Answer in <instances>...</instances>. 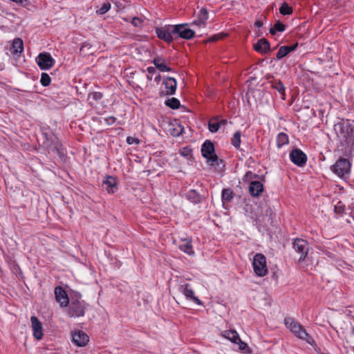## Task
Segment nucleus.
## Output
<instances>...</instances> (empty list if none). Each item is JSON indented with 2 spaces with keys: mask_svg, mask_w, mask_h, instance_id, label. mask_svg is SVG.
I'll return each mask as SVG.
<instances>
[{
  "mask_svg": "<svg viewBox=\"0 0 354 354\" xmlns=\"http://www.w3.org/2000/svg\"><path fill=\"white\" fill-rule=\"evenodd\" d=\"M340 141L345 147H350L354 141V129L348 120H342L334 127Z\"/></svg>",
  "mask_w": 354,
  "mask_h": 354,
  "instance_id": "obj_1",
  "label": "nucleus"
},
{
  "mask_svg": "<svg viewBox=\"0 0 354 354\" xmlns=\"http://www.w3.org/2000/svg\"><path fill=\"white\" fill-rule=\"evenodd\" d=\"M284 324L286 327L297 336L298 338L305 340L308 344L314 342L313 339L308 335L304 328L292 317H286Z\"/></svg>",
  "mask_w": 354,
  "mask_h": 354,
  "instance_id": "obj_2",
  "label": "nucleus"
},
{
  "mask_svg": "<svg viewBox=\"0 0 354 354\" xmlns=\"http://www.w3.org/2000/svg\"><path fill=\"white\" fill-rule=\"evenodd\" d=\"M201 153L203 157L207 158V162L215 167H219L223 164L221 160H219L218 156L214 153V147L213 143L209 140H206L202 145Z\"/></svg>",
  "mask_w": 354,
  "mask_h": 354,
  "instance_id": "obj_3",
  "label": "nucleus"
},
{
  "mask_svg": "<svg viewBox=\"0 0 354 354\" xmlns=\"http://www.w3.org/2000/svg\"><path fill=\"white\" fill-rule=\"evenodd\" d=\"M253 269L255 274L259 277H263L268 273L266 257L261 254H256L253 259Z\"/></svg>",
  "mask_w": 354,
  "mask_h": 354,
  "instance_id": "obj_4",
  "label": "nucleus"
},
{
  "mask_svg": "<svg viewBox=\"0 0 354 354\" xmlns=\"http://www.w3.org/2000/svg\"><path fill=\"white\" fill-rule=\"evenodd\" d=\"M40 139L42 140L44 147L53 151L58 152L61 144L54 134L51 133H43Z\"/></svg>",
  "mask_w": 354,
  "mask_h": 354,
  "instance_id": "obj_5",
  "label": "nucleus"
},
{
  "mask_svg": "<svg viewBox=\"0 0 354 354\" xmlns=\"http://www.w3.org/2000/svg\"><path fill=\"white\" fill-rule=\"evenodd\" d=\"M177 30V28L173 25H166L156 28L158 37L167 43H171L173 41L172 35H175V31Z\"/></svg>",
  "mask_w": 354,
  "mask_h": 354,
  "instance_id": "obj_6",
  "label": "nucleus"
},
{
  "mask_svg": "<svg viewBox=\"0 0 354 354\" xmlns=\"http://www.w3.org/2000/svg\"><path fill=\"white\" fill-rule=\"evenodd\" d=\"M293 248L299 255L298 261L302 262L305 261L309 251L308 242L302 239H297L293 242Z\"/></svg>",
  "mask_w": 354,
  "mask_h": 354,
  "instance_id": "obj_7",
  "label": "nucleus"
},
{
  "mask_svg": "<svg viewBox=\"0 0 354 354\" xmlns=\"http://www.w3.org/2000/svg\"><path fill=\"white\" fill-rule=\"evenodd\" d=\"M351 164L346 158H339L335 164L332 166V171L339 177H344L350 172Z\"/></svg>",
  "mask_w": 354,
  "mask_h": 354,
  "instance_id": "obj_8",
  "label": "nucleus"
},
{
  "mask_svg": "<svg viewBox=\"0 0 354 354\" xmlns=\"http://www.w3.org/2000/svg\"><path fill=\"white\" fill-rule=\"evenodd\" d=\"M86 304L84 301H72L69 305L68 315L71 317H82L85 314Z\"/></svg>",
  "mask_w": 354,
  "mask_h": 354,
  "instance_id": "obj_9",
  "label": "nucleus"
},
{
  "mask_svg": "<svg viewBox=\"0 0 354 354\" xmlns=\"http://www.w3.org/2000/svg\"><path fill=\"white\" fill-rule=\"evenodd\" d=\"M36 62L41 70H48L55 64V60L48 53H42L39 54L36 58Z\"/></svg>",
  "mask_w": 354,
  "mask_h": 354,
  "instance_id": "obj_10",
  "label": "nucleus"
},
{
  "mask_svg": "<svg viewBox=\"0 0 354 354\" xmlns=\"http://www.w3.org/2000/svg\"><path fill=\"white\" fill-rule=\"evenodd\" d=\"M178 289L179 291L185 295L187 299L192 301L198 305L203 304L201 300L195 296L194 292L192 288H190V285L189 283L180 285Z\"/></svg>",
  "mask_w": 354,
  "mask_h": 354,
  "instance_id": "obj_11",
  "label": "nucleus"
},
{
  "mask_svg": "<svg viewBox=\"0 0 354 354\" xmlns=\"http://www.w3.org/2000/svg\"><path fill=\"white\" fill-rule=\"evenodd\" d=\"M290 158L294 164L299 167L304 165L307 160L306 154L299 149L292 150L290 154Z\"/></svg>",
  "mask_w": 354,
  "mask_h": 354,
  "instance_id": "obj_12",
  "label": "nucleus"
},
{
  "mask_svg": "<svg viewBox=\"0 0 354 354\" xmlns=\"http://www.w3.org/2000/svg\"><path fill=\"white\" fill-rule=\"evenodd\" d=\"M30 322L34 337L37 340L41 339L44 335L41 322L35 315L30 317Z\"/></svg>",
  "mask_w": 354,
  "mask_h": 354,
  "instance_id": "obj_13",
  "label": "nucleus"
},
{
  "mask_svg": "<svg viewBox=\"0 0 354 354\" xmlns=\"http://www.w3.org/2000/svg\"><path fill=\"white\" fill-rule=\"evenodd\" d=\"M178 30L175 31V35H178L180 37L185 39H190L194 37L195 32L189 28H185V24L175 25Z\"/></svg>",
  "mask_w": 354,
  "mask_h": 354,
  "instance_id": "obj_14",
  "label": "nucleus"
},
{
  "mask_svg": "<svg viewBox=\"0 0 354 354\" xmlns=\"http://www.w3.org/2000/svg\"><path fill=\"white\" fill-rule=\"evenodd\" d=\"M55 295L56 301L59 304L61 307L68 306L69 299L66 291L62 287L55 288Z\"/></svg>",
  "mask_w": 354,
  "mask_h": 354,
  "instance_id": "obj_15",
  "label": "nucleus"
},
{
  "mask_svg": "<svg viewBox=\"0 0 354 354\" xmlns=\"http://www.w3.org/2000/svg\"><path fill=\"white\" fill-rule=\"evenodd\" d=\"M73 342L78 346H84L89 340L88 336L83 331H75L72 335Z\"/></svg>",
  "mask_w": 354,
  "mask_h": 354,
  "instance_id": "obj_16",
  "label": "nucleus"
},
{
  "mask_svg": "<svg viewBox=\"0 0 354 354\" xmlns=\"http://www.w3.org/2000/svg\"><path fill=\"white\" fill-rule=\"evenodd\" d=\"M163 84L165 87V93L167 95H174L176 90V80L170 77H167L163 79Z\"/></svg>",
  "mask_w": 354,
  "mask_h": 354,
  "instance_id": "obj_17",
  "label": "nucleus"
},
{
  "mask_svg": "<svg viewBox=\"0 0 354 354\" xmlns=\"http://www.w3.org/2000/svg\"><path fill=\"white\" fill-rule=\"evenodd\" d=\"M263 190V184L257 180L252 181L249 185V192L254 197L259 196Z\"/></svg>",
  "mask_w": 354,
  "mask_h": 354,
  "instance_id": "obj_18",
  "label": "nucleus"
},
{
  "mask_svg": "<svg viewBox=\"0 0 354 354\" xmlns=\"http://www.w3.org/2000/svg\"><path fill=\"white\" fill-rule=\"evenodd\" d=\"M103 185L105 186L106 190L109 194H113L118 189L117 180L113 176H107L106 180L103 181Z\"/></svg>",
  "mask_w": 354,
  "mask_h": 354,
  "instance_id": "obj_19",
  "label": "nucleus"
},
{
  "mask_svg": "<svg viewBox=\"0 0 354 354\" xmlns=\"http://www.w3.org/2000/svg\"><path fill=\"white\" fill-rule=\"evenodd\" d=\"M254 48L258 52L266 53L270 49V44L266 39H261L254 45Z\"/></svg>",
  "mask_w": 354,
  "mask_h": 354,
  "instance_id": "obj_20",
  "label": "nucleus"
},
{
  "mask_svg": "<svg viewBox=\"0 0 354 354\" xmlns=\"http://www.w3.org/2000/svg\"><path fill=\"white\" fill-rule=\"evenodd\" d=\"M297 44H296L293 46H281L277 53V59H282L286 55H287L289 53H290L291 51H293L297 48Z\"/></svg>",
  "mask_w": 354,
  "mask_h": 354,
  "instance_id": "obj_21",
  "label": "nucleus"
},
{
  "mask_svg": "<svg viewBox=\"0 0 354 354\" xmlns=\"http://www.w3.org/2000/svg\"><path fill=\"white\" fill-rule=\"evenodd\" d=\"M11 50L13 54L21 53L24 50V44L21 39L16 38L14 39Z\"/></svg>",
  "mask_w": 354,
  "mask_h": 354,
  "instance_id": "obj_22",
  "label": "nucleus"
},
{
  "mask_svg": "<svg viewBox=\"0 0 354 354\" xmlns=\"http://www.w3.org/2000/svg\"><path fill=\"white\" fill-rule=\"evenodd\" d=\"M223 337L230 340L233 343H236L238 339H239V336L236 330H225L222 333Z\"/></svg>",
  "mask_w": 354,
  "mask_h": 354,
  "instance_id": "obj_23",
  "label": "nucleus"
},
{
  "mask_svg": "<svg viewBox=\"0 0 354 354\" xmlns=\"http://www.w3.org/2000/svg\"><path fill=\"white\" fill-rule=\"evenodd\" d=\"M179 248L180 250L189 255L194 254V253L190 241L185 240L184 242L179 245Z\"/></svg>",
  "mask_w": 354,
  "mask_h": 354,
  "instance_id": "obj_24",
  "label": "nucleus"
},
{
  "mask_svg": "<svg viewBox=\"0 0 354 354\" xmlns=\"http://www.w3.org/2000/svg\"><path fill=\"white\" fill-rule=\"evenodd\" d=\"M234 196L233 191L230 189H225L222 192V201L223 204L230 202Z\"/></svg>",
  "mask_w": 354,
  "mask_h": 354,
  "instance_id": "obj_25",
  "label": "nucleus"
},
{
  "mask_svg": "<svg viewBox=\"0 0 354 354\" xmlns=\"http://www.w3.org/2000/svg\"><path fill=\"white\" fill-rule=\"evenodd\" d=\"M288 136L285 133H280L277 138V145L279 148L288 143Z\"/></svg>",
  "mask_w": 354,
  "mask_h": 354,
  "instance_id": "obj_26",
  "label": "nucleus"
},
{
  "mask_svg": "<svg viewBox=\"0 0 354 354\" xmlns=\"http://www.w3.org/2000/svg\"><path fill=\"white\" fill-rule=\"evenodd\" d=\"M187 198L192 203H197L200 202V196L195 190H190L186 194Z\"/></svg>",
  "mask_w": 354,
  "mask_h": 354,
  "instance_id": "obj_27",
  "label": "nucleus"
},
{
  "mask_svg": "<svg viewBox=\"0 0 354 354\" xmlns=\"http://www.w3.org/2000/svg\"><path fill=\"white\" fill-rule=\"evenodd\" d=\"M102 97V94L100 92H93L88 95V100L91 105H93L95 102L100 100Z\"/></svg>",
  "mask_w": 354,
  "mask_h": 354,
  "instance_id": "obj_28",
  "label": "nucleus"
},
{
  "mask_svg": "<svg viewBox=\"0 0 354 354\" xmlns=\"http://www.w3.org/2000/svg\"><path fill=\"white\" fill-rule=\"evenodd\" d=\"M198 21L201 24H206L208 19V12L206 8H202L198 14Z\"/></svg>",
  "mask_w": 354,
  "mask_h": 354,
  "instance_id": "obj_29",
  "label": "nucleus"
},
{
  "mask_svg": "<svg viewBox=\"0 0 354 354\" xmlns=\"http://www.w3.org/2000/svg\"><path fill=\"white\" fill-rule=\"evenodd\" d=\"M166 105L173 109H178L180 106V101L175 98L171 97L167 100L165 102Z\"/></svg>",
  "mask_w": 354,
  "mask_h": 354,
  "instance_id": "obj_30",
  "label": "nucleus"
},
{
  "mask_svg": "<svg viewBox=\"0 0 354 354\" xmlns=\"http://www.w3.org/2000/svg\"><path fill=\"white\" fill-rule=\"evenodd\" d=\"M241 136V132L236 131V133H234L233 138L232 139V144L236 149H239L240 147Z\"/></svg>",
  "mask_w": 354,
  "mask_h": 354,
  "instance_id": "obj_31",
  "label": "nucleus"
},
{
  "mask_svg": "<svg viewBox=\"0 0 354 354\" xmlns=\"http://www.w3.org/2000/svg\"><path fill=\"white\" fill-rule=\"evenodd\" d=\"M111 8V4L109 2H105L102 6L96 10V14L98 15H102L106 13Z\"/></svg>",
  "mask_w": 354,
  "mask_h": 354,
  "instance_id": "obj_32",
  "label": "nucleus"
},
{
  "mask_svg": "<svg viewBox=\"0 0 354 354\" xmlns=\"http://www.w3.org/2000/svg\"><path fill=\"white\" fill-rule=\"evenodd\" d=\"M279 12L283 15H290L292 12V9L288 3H283L279 8Z\"/></svg>",
  "mask_w": 354,
  "mask_h": 354,
  "instance_id": "obj_33",
  "label": "nucleus"
},
{
  "mask_svg": "<svg viewBox=\"0 0 354 354\" xmlns=\"http://www.w3.org/2000/svg\"><path fill=\"white\" fill-rule=\"evenodd\" d=\"M153 63L155 65V66L159 69L161 72H166V71H171L172 69L170 67H168L165 65V63L164 64H158V60H153Z\"/></svg>",
  "mask_w": 354,
  "mask_h": 354,
  "instance_id": "obj_34",
  "label": "nucleus"
},
{
  "mask_svg": "<svg viewBox=\"0 0 354 354\" xmlns=\"http://www.w3.org/2000/svg\"><path fill=\"white\" fill-rule=\"evenodd\" d=\"M50 81H51L50 77L47 73H41L40 82L42 86H49L50 84Z\"/></svg>",
  "mask_w": 354,
  "mask_h": 354,
  "instance_id": "obj_35",
  "label": "nucleus"
},
{
  "mask_svg": "<svg viewBox=\"0 0 354 354\" xmlns=\"http://www.w3.org/2000/svg\"><path fill=\"white\" fill-rule=\"evenodd\" d=\"M219 127L220 126L218 122H213L212 120H210L209 122L208 128L211 132H216L218 130Z\"/></svg>",
  "mask_w": 354,
  "mask_h": 354,
  "instance_id": "obj_36",
  "label": "nucleus"
},
{
  "mask_svg": "<svg viewBox=\"0 0 354 354\" xmlns=\"http://www.w3.org/2000/svg\"><path fill=\"white\" fill-rule=\"evenodd\" d=\"M272 87L277 90L279 93L284 95L285 88L281 81H277L273 83Z\"/></svg>",
  "mask_w": 354,
  "mask_h": 354,
  "instance_id": "obj_37",
  "label": "nucleus"
},
{
  "mask_svg": "<svg viewBox=\"0 0 354 354\" xmlns=\"http://www.w3.org/2000/svg\"><path fill=\"white\" fill-rule=\"evenodd\" d=\"M236 344H238L239 345V349L244 353H250V348L248 346V344L243 342L241 341V339L239 338L238 339L237 342Z\"/></svg>",
  "mask_w": 354,
  "mask_h": 354,
  "instance_id": "obj_38",
  "label": "nucleus"
},
{
  "mask_svg": "<svg viewBox=\"0 0 354 354\" xmlns=\"http://www.w3.org/2000/svg\"><path fill=\"white\" fill-rule=\"evenodd\" d=\"M335 212L337 214H342L344 212V206L341 203V202H339L335 206Z\"/></svg>",
  "mask_w": 354,
  "mask_h": 354,
  "instance_id": "obj_39",
  "label": "nucleus"
},
{
  "mask_svg": "<svg viewBox=\"0 0 354 354\" xmlns=\"http://www.w3.org/2000/svg\"><path fill=\"white\" fill-rule=\"evenodd\" d=\"M274 29L279 32H283L285 30V26L281 21H277L274 26Z\"/></svg>",
  "mask_w": 354,
  "mask_h": 354,
  "instance_id": "obj_40",
  "label": "nucleus"
},
{
  "mask_svg": "<svg viewBox=\"0 0 354 354\" xmlns=\"http://www.w3.org/2000/svg\"><path fill=\"white\" fill-rule=\"evenodd\" d=\"M156 73V69L153 67H148L147 68V78L149 81H151L153 78V75Z\"/></svg>",
  "mask_w": 354,
  "mask_h": 354,
  "instance_id": "obj_41",
  "label": "nucleus"
},
{
  "mask_svg": "<svg viewBox=\"0 0 354 354\" xmlns=\"http://www.w3.org/2000/svg\"><path fill=\"white\" fill-rule=\"evenodd\" d=\"M192 153V150L188 147H184L180 151V154L185 157L191 156Z\"/></svg>",
  "mask_w": 354,
  "mask_h": 354,
  "instance_id": "obj_42",
  "label": "nucleus"
},
{
  "mask_svg": "<svg viewBox=\"0 0 354 354\" xmlns=\"http://www.w3.org/2000/svg\"><path fill=\"white\" fill-rule=\"evenodd\" d=\"M142 23V20L139 17H133L131 24L135 27H140Z\"/></svg>",
  "mask_w": 354,
  "mask_h": 354,
  "instance_id": "obj_43",
  "label": "nucleus"
},
{
  "mask_svg": "<svg viewBox=\"0 0 354 354\" xmlns=\"http://www.w3.org/2000/svg\"><path fill=\"white\" fill-rule=\"evenodd\" d=\"M91 48V46L89 44H84L80 48V51L82 53H89V49Z\"/></svg>",
  "mask_w": 354,
  "mask_h": 354,
  "instance_id": "obj_44",
  "label": "nucleus"
},
{
  "mask_svg": "<svg viewBox=\"0 0 354 354\" xmlns=\"http://www.w3.org/2000/svg\"><path fill=\"white\" fill-rule=\"evenodd\" d=\"M127 142L129 145H132L133 143L139 144L140 143V140L138 138L129 136L127 138Z\"/></svg>",
  "mask_w": 354,
  "mask_h": 354,
  "instance_id": "obj_45",
  "label": "nucleus"
},
{
  "mask_svg": "<svg viewBox=\"0 0 354 354\" xmlns=\"http://www.w3.org/2000/svg\"><path fill=\"white\" fill-rule=\"evenodd\" d=\"M223 37V35H214L209 39V41H216Z\"/></svg>",
  "mask_w": 354,
  "mask_h": 354,
  "instance_id": "obj_46",
  "label": "nucleus"
},
{
  "mask_svg": "<svg viewBox=\"0 0 354 354\" xmlns=\"http://www.w3.org/2000/svg\"><path fill=\"white\" fill-rule=\"evenodd\" d=\"M252 176V173L251 171H248L245 174V175L243 176V180H248V179L251 178Z\"/></svg>",
  "mask_w": 354,
  "mask_h": 354,
  "instance_id": "obj_47",
  "label": "nucleus"
},
{
  "mask_svg": "<svg viewBox=\"0 0 354 354\" xmlns=\"http://www.w3.org/2000/svg\"><path fill=\"white\" fill-rule=\"evenodd\" d=\"M153 60H158V64H164L166 62L165 59L160 57H156Z\"/></svg>",
  "mask_w": 354,
  "mask_h": 354,
  "instance_id": "obj_48",
  "label": "nucleus"
},
{
  "mask_svg": "<svg viewBox=\"0 0 354 354\" xmlns=\"http://www.w3.org/2000/svg\"><path fill=\"white\" fill-rule=\"evenodd\" d=\"M193 24L201 27V26H205L206 24H201V22L198 21V19H197L196 20H195L193 22Z\"/></svg>",
  "mask_w": 354,
  "mask_h": 354,
  "instance_id": "obj_49",
  "label": "nucleus"
},
{
  "mask_svg": "<svg viewBox=\"0 0 354 354\" xmlns=\"http://www.w3.org/2000/svg\"><path fill=\"white\" fill-rule=\"evenodd\" d=\"M254 25L258 28H261L263 26V22L261 21H256Z\"/></svg>",
  "mask_w": 354,
  "mask_h": 354,
  "instance_id": "obj_50",
  "label": "nucleus"
},
{
  "mask_svg": "<svg viewBox=\"0 0 354 354\" xmlns=\"http://www.w3.org/2000/svg\"><path fill=\"white\" fill-rule=\"evenodd\" d=\"M218 123H219V126H220V127H221V126H225V125H226V124H227V120H221L220 122H218Z\"/></svg>",
  "mask_w": 354,
  "mask_h": 354,
  "instance_id": "obj_51",
  "label": "nucleus"
},
{
  "mask_svg": "<svg viewBox=\"0 0 354 354\" xmlns=\"http://www.w3.org/2000/svg\"><path fill=\"white\" fill-rule=\"evenodd\" d=\"M183 131V129L180 128L179 131H178L176 133L172 132L171 134L174 136L180 135Z\"/></svg>",
  "mask_w": 354,
  "mask_h": 354,
  "instance_id": "obj_52",
  "label": "nucleus"
},
{
  "mask_svg": "<svg viewBox=\"0 0 354 354\" xmlns=\"http://www.w3.org/2000/svg\"><path fill=\"white\" fill-rule=\"evenodd\" d=\"M277 30L274 29V27L271 28L270 29V32L271 35H274L276 34Z\"/></svg>",
  "mask_w": 354,
  "mask_h": 354,
  "instance_id": "obj_53",
  "label": "nucleus"
},
{
  "mask_svg": "<svg viewBox=\"0 0 354 354\" xmlns=\"http://www.w3.org/2000/svg\"><path fill=\"white\" fill-rule=\"evenodd\" d=\"M160 75H158L156 77H155V81L158 83L160 81Z\"/></svg>",
  "mask_w": 354,
  "mask_h": 354,
  "instance_id": "obj_54",
  "label": "nucleus"
},
{
  "mask_svg": "<svg viewBox=\"0 0 354 354\" xmlns=\"http://www.w3.org/2000/svg\"><path fill=\"white\" fill-rule=\"evenodd\" d=\"M352 208V210H351V216L352 217L354 218V204H353V207H351Z\"/></svg>",
  "mask_w": 354,
  "mask_h": 354,
  "instance_id": "obj_55",
  "label": "nucleus"
},
{
  "mask_svg": "<svg viewBox=\"0 0 354 354\" xmlns=\"http://www.w3.org/2000/svg\"><path fill=\"white\" fill-rule=\"evenodd\" d=\"M353 333H354V328H353Z\"/></svg>",
  "mask_w": 354,
  "mask_h": 354,
  "instance_id": "obj_56",
  "label": "nucleus"
}]
</instances>
